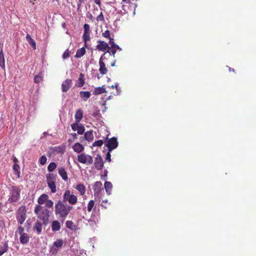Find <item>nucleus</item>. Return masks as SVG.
Masks as SVG:
<instances>
[{"label": "nucleus", "instance_id": "338daca9", "mask_svg": "<svg viewBox=\"0 0 256 256\" xmlns=\"http://www.w3.org/2000/svg\"><path fill=\"white\" fill-rule=\"evenodd\" d=\"M122 1L124 2H125L126 3H128V0H122Z\"/></svg>", "mask_w": 256, "mask_h": 256}, {"label": "nucleus", "instance_id": "a19ab883", "mask_svg": "<svg viewBox=\"0 0 256 256\" xmlns=\"http://www.w3.org/2000/svg\"><path fill=\"white\" fill-rule=\"evenodd\" d=\"M45 206L48 208H52L54 205V202L52 200H48L46 202H45Z\"/></svg>", "mask_w": 256, "mask_h": 256}, {"label": "nucleus", "instance_id": "bb28decb", "mask_svg": "<svg viewBox=\"0 0 256 256\" xmlns=\"http://www.w3.org/2000/svg\"><path fill=\"white\" fill-rule=\"evenodd\" d=\"M83 112L81 110H78L75 114V119L76 122H79L82 118Z\"/></svg>", "mask_w": 256, "mask_h": 256}, {"label": "nucleus", "instance_id": "3c124183", "mask_svg": "<svg viewBox=\"0 0 256 256\" xmlns=\"http://www.w3.org/2000/svg\"><path fill=\"white\" fill-rule=\"evenodd\" d=\"M13 169L14 170V171L18 172V173L20 172H19L20 166L16 164H14Z\"/></svg>", "mask_w": 256, "mask_h": 256}, {"label": "nucleus", "instance_id": "ea45409f", "mask_svg": "<svg viewBox=\"0 0 256 256\" xmlns=\"http://www.w3.org/2000/svg\"><path fill=\"white\" fill-rule=\"evenodd\" d=\"M103 144H104V142L102 140H96V142H94L93 143L92 146L100 147V146H101Z\"/></svg>", "mask_w": 256, "mask_h": 256}, {"label": "nucleus", "instance_id": "774afa93", "mask_svg": "<svg viewBox=\"0 0 256 256\" xmlns=\"http://www.w3.org/2000/svg\"><path fill=\"white\" fill-rule=\"evenodd\" d=\"M115 88V85H114V86L112 85V86H110V88H112V89H113V88Z\"/></svg>", "mask_w": 256, "mask_h": 256}, {"label": "nucleus", "instance_id": "1a4fd4ad", "mask_svg": "<svg viewBox=\"0 0 256 256\" xmlns=\"http://www.w3.org/2000/svg\"><path fill=\"white\" fill-rule=\"evenodd\" d=\"M94 165L96 168L98 170L102 169L104 167V162L100 154H98L96 156L95 158Z\"/></svg>", "mask_w": 256, "mask_h": 256}, {"label": "nucleus", "instance_id": "c9c22d12", "mask_svg": "<svg viewBox=\"0 0 256 256\" xmlns=\"http://www.w3.org/2000/svg\"><path fill=\"white\" fill-rule=\"evenodd\" d=\"M66 226L72 230H74V222L71 220H67L66 222Z\"/></svg>", "mask_w": 256, "mask_h": 256}, {"label": "nucleus", "instance_id": "4be33fe9", "mask_svg": "<svg viewBox=\"0 0 256 256\" xmlns=\"http://www.w3.org/2000/svg\"><path fill=\"white\" fill-rule=\"evenodd\" d=\"M106 90L104 88V86H103L102 87H96L94 88V90L93 92V94L94 95H98L106 93Z\"/></svg>", "mask_w": 256, "mask_h": 256}, {"label": "nucleus", "instance_id": "f257e3e1", "mask_svg": "<svg viewBox=\"0 0 256 256\" xmlns=\"http://www.w3.org/2000/svg\"><path fill=\"white\" fill-rule=\"evenodd\" d=\"M55 214L64 220L70 212L72 209V206L64 204V202L59 200L55 204Z\"/></svg>", "mask_w": 256, "mask_h": 256}, {"label": "nucleus", "instance_id": "b1692460", "mask_svg": "<svg viewBox=\"0 0 256 256\" xmlns=\"http://www.w3.org/2000/svg\"><path fill=\"white\" fill-rule=\"evenodd\" d=\"M72 148L75 152L77 153H80L83 151L84 147L82 144L78 142L74 145Z\"/></svg>", "mask_w": 256, "mask_h": 256}, {"label": "nucleus", "instance_id": "72a5a7b5", "mask_svg": "<svg viewBox=\"0 0 256 256\" xmlns=\"http://www.w3.org/2000/svg\"><path fill=\"white\" fill-rule=\"evenodd\" d=\"M56 168V164L54 162H51L48 166L49 172H53Z\"/></svg>", "mask_w": 256, "mask_h": 256}, {"label": "nucleus", "instance_id": "c756f323", "mask_svg": "<svg viewBox=\"0 0 256 256\" xmlns=\"http://www.w3.org/2000/svg\"><path fill=\"white\" fill-rule=\"evenodd\" d=\"M84 138L86 140L90 142L94 139V135L92 130L86 132L84 134Z\"/></svg>", "mask_w": 256, "mask_h": 256}, {"label": "nucleus", "instance_id": "37998d69", "mask_svg": "<svg viewBox=\"0 0 256 256\" xmlns=\"http://www.w3.org/2000/svg\"><path fill=\"white\" fill-rule=\"evenodd\" d=\"M42 80V78L40 75H36L34 76V81L36 83H39Z\"/></svg>", "mask_w": 256, "mask_h": 256}, {"label": "nucleus", "instance_id": "393cba45", "mask_svg": "<svg viewBox=\"0 0 256 256\" xmlns=\"http://www.w3.org/2000/svg\"><path fill=\"white\" fill-rule=\"evenodd\" d=\"M48 196L46 194H42L38 198V205L44 204L45 203L46 200H48Z\"/></svg>", "mask_w": 256, "mask_h": 256}, {"label": "nucleus", "instance_id": "7ed1b4c3", "mask_svg": "<svg viewBox=\"0 0 256 256\" xmlns=\"http://www.w3.org/2000/svg\"><path fill=\"white\" fill-rule=\"evenodd\" d=\"M46 178L48 186L50 188L51 192L55 193L56 192V176L53 173H49L46 175Z\"/></svg>", "mask_w": 256, "mask_h": 256}, {"label": "nucleus", "instance_id": "13d9d810", "mask_svg": "<svg viewBox=\"0 0 256 256\" xmlns=\"http://www.w3.org/2000/svg\"><path fill=\"white\" fill-rule=\"evenodd\" d=\"M5 226V223L4 220H0V228H2Z\"/></svg>", "mask_w": 256, "mask_h": 256}, {"label": "nucleus", "instance_id": "58836bf2", "mask_svg": "<svg viewBox=\"0 0 256 256\" xmlns=\"http://www.w3.org/2000/svg\"><path fill=\"white\" fill-rule=\"evenodd\" d=\"M47 158L45 156H42L39 160V162L42 165H44L46 164Z\"/></svg>", "mask_w": 256, "mask_h": 256}, {"label": "nucleus", "instance_id": "0e129e2a", "mask_svg": "<svg viewBox=\"0 0 256 256\" xmlns=\"http://www.w3.org/2000/svg\"><path fill=\"white\" fill-rule=\"evenodd\" d=\"M115 66V62H112L111 64V66Z\"/></svg>", "mask_w": 256, "mask_h": 256}, {"label": "nucleus", "instance_id": "ddd939ff", "mask_svg": "<svg viewBox=\"0 0 256 256\" xmlns=\"http://www.w3.org/2000/svg\"><path fill=\"white\" fill-rule=\"evenodd\" d=\"M32 229L38 235L40 234L42 230V224L40 221L37 220L34 224Z\"/></svg>", "mask_w": 256, "mask_h": 256}, {"label": "nucleus", "instance_id": "a878e982", "mask_svg": "<svg viewBox=\"0 0 256 256\" xmlns=\"http://www.w3.org/2000/svg\"><path fill=\"white\" fill-rule=\"evenodd\" d=\"M26 40L29 44L34 48V50L36 49V44L34 40L31 38L30 36L27 34L26 36Z\"/></svg>", "mask_w": 256, "mask_h": 256}, {"label": "nucleus", "instance_id": "9b49d317", "mask_svg": "<svg viewBox=\"0 0 256 256\" xmlns=\"http://www.w3.org/2000/svg\"><path fill=\"white\" fill-rule=\"evenodd\" d=\"M72 128L74 131H77L78 134H82L84 133L85 129L82 124H78V122L73 124L71 125Z\"/></svg>", "mask_w": 256, "mask_h": 256}, {"label": "nucleus", "instance_id": "5701e85b", "mask_svg": "<svg viewBox=\"0 0 256 256\" xmlns=\"http://www.w3.org/2000/svg\"><path fill=\"white\" fill-rule=\"evenodd\" d=\"M80 95L84 101H86L90 98L91 94L88 91H80Z\"/></svg>", "mask_w": 256, "mask_h": 256}, {"label": "nucleus", "instance_id": "5fc2aeb1", "mask_svg": "<svg viewBox=\"0 0 256 256\" xmlns=\"http://www.w3.org/2000/svg\"><path fill=\"white\" fill-rule=\"evenodd\" d=\"M98 220V216H96L94 214H92L90 218L88 220Z\"/></svg>", "mask_w": 256, "mask_h": 256}, {"label": "nucleus", "instance_id": "39448f33", "mask_svg": "<svg viewBox=\"0 0 256 256\" xmlns=\"http://www.w3.org/2000/svg\"><path fill=\"white\" fill-rule=\"evenodd\" d=\"M78 160L82 164H86L87 165L91 164L93 162L92 156L85 153H82L78 155Z\"/></svg>", "mask_w": 256, "mask_h": 256}, {"label": "nucleus", "instance_id": "6e6d98bb", "mask_svg": "<svg viewBox=\"0 0 256 256\" xmlns=\"http://www.w3.org/2000/svg\"><path fill=\"white\" fill-rule=\"evenodd\" d=\"M115 88H116V90H117V92H118V94L120 93V88L118 86V83H116L115 84Z\"/></svg>", "mask_w": 256, "mask_h": 256}, {"label": "nucleus", "instance_id": "de8ad7c7", "mask_svg": "<svg viewBox=\"0 0 256 256\" xmlns=\"http://www.w3.org/2000/svg\"><path fill=\"white\" fill-rule=\"evenodd\" d=\"M116 50L114 49H108L106 50V52H108L110 54L114 56V55L116 53Z\"/></svg>", "mask_w": 256, "mask_h": 256}, {"label": "nucleus", "instance_id": "2eb2a0df", "mask_svg": "<svg viewBox=\"0 0 256 256\" xmlns=\"http://www.w3.org/2000/svg\"><path fill=\"white\" fill-rule=\"evenodd\" d=\"M102 56H101V58H100V60H99V65H100L99 71L102 75H104L107 73L108 69L106 66L105 64L102 60Z\"/></svg>", "mask_w": 256, "mask_h": 256}, {"label": "nucleus", "instance_id": "680f3d73", "mask_svg": "<svg viewBox=\"0 0 256 256\" xmlns=\"http://www.w3.org/2000/svg\"><path fill=\"white\" fill-rule=\"evenodd\" d=\"M99 114V111H96L93 113L92 116H96Z\"/></svg>", "mask_w": 256, "mask_h": 256}, {"label": "nucleus", "instance_id": "6ab92c4d", "mask_svg": "<svg viewBox=\"0 0 256 256\" xmlns=\"http://www.w3.org/2000/svg\"><path fill=\"white\" fill-rule=\"evenodd\" d=\"M8 244L6 242H2L0 244V256L6 252L8 250Z\"/></svg>", "mask_w": 256, "mask_h": 256}, {"label": "nucleus", "instance_id": "20e7f679", "mask_svg": "<svg viewBox=\"0 0 256 256\" xmlns=\"http://www.w3.org/2000/svg\"><path fill=\"white\" fill-rule=\"evenodd\" d=\"M26 207L24 206H22L18 208L16 213V220L20 225L24 223L26 218Z\"/></svg>", "mask_w": 256, "mask_h": 256}, {"label": "nucleus", "instance_id": "473e14b6", "mask_svg": "<svg viewBox=\"0 0 256 256\" xmlns=\"http://www.w3.org/2000/svg\"><path fill=\"white\" fill-rule=\"evenodd\" d=\"M72 194H70V192L69 190H66L63 196L62 202H68L70 196Z\"/></svg>", "mask_w": 256, "mask_h": 256}, {"label": "nucleus", "instance_id": "4d7b16f0", "mask_svg": "<svg viewBox=\"0 0 256 256\" xmlns=\"http://www.w3.org/2000/svg\"><path fill=\"white\" fill-rule=\"evenodd\" d=\"M115 49L116 50H119L121 51L122 49L116 44L114 46V47L112 49Z\"/></svg>", "mask_w": 256, "mask_h": 256}, {"label": "nucleus", "instance_id": "423d86ee", "mask_svg": "<svg viewBox=\"0 0 256 256\" xmlns=\"http://www.w3.org/2000/svg\"><path fill=\"white\" fill-rule=\"evenodd\" d=\"M20 191L18 187L12 186L10 193V196L9 198V200H10L11 202L18 201L20 197Z\"/></svg>", "mask_w": 256, "mask_h": 256}, {"label": "nucleus", "instance_id": "f03ea898", "mask_svg": "<svg viewBox=\"0 0 256 256\" xmlns=\"http://www.w3.org/2000/svg\"><path fill=\"white\" fill-rule=\"evenodd\" d=\"M34 212L37 215L38 218L42 220L43 224L46 226L47 225L50 216V211L44 206L36 205Z\"/></svg>", "mask_w": 256, "mask_h": 256}, {"label": "nucleus", "instance_id": "cd10ccee", "mask_svg": "<svg viewBox=\"0 0 256 256\" xmlns=\"http://www.w3.org/2000/svg\"><path fill=\"white\" fill-rule=\"evenodd\" d=\"M86 53V50L84 47L77 50L75 57L80 58L82 56Z\"/></svg>", "mask_w": 256, "mask_h": 256}, {"label": "nucleus", "instance_id": "0eeeda50", "mask_svg": "<svg viewBox=\"0 0 256 256\" xmlns=\"http://www.w3.org/2000/svg\"><path fill=\"white\" fill-rule=\"evenodd\" d=\"M106 146L108 148L109 152L116 148L118 146V142L116 138L113 137L108 139Z\"/></svg>", "mask_w": 256, "mask_h": 256}, {"label": "nucleus", "instance_id": "bf43d9fd", "mask_svg": "<svg viewBox=\"0 0 256 256\" xmlns=\"http://www.w3.org/2000/svg\"><path fill=\"white\" fill-rule=\"evenodd\" d=\"M87 16L90 20H92L94 18H93V16L92 15L90 14V13H88V14H87Z\"/></svg>", "mask_w": 256, "mask_h": 256}, {"label": "nucleus", "instance_id": "aec40b11", "mask_svg": "<svg viewBox=\"0 0 256 256\" xmlns=\"http://www.w3.org/2000/svg\"><path fill=\"white\" fill-rule=\"evenodd\" d=\"M52 230L53 232H56L60 229L61 226L60 222L57 220H54L52 222Z\"/></svg>", "mask_w": 256, "mask_h": 256}, {"label": "nucleus", "instance_id": "603ef678", "mask_svg": "<svg viewBox=\"0 0 256 256\" xmlns=\"http://www.w3.org/2000/svg\"><path fill=\"white\" fill-rule=\"evenodd\" d=\"M110 152L108 151V152L106 154V160H108V162H110L111 161V158H110Z\"/></svg>", "mask_w": 256, "mask_h": 256}, {"label": "nucleus", "instance_id": "a211bd4d", "mask_svg": "<svg viewBox=\"0 0 256 256\" xmlns=\"http://www.w3.org/2000/svg\"><path fill=\"white\" fill-rule=\"evenodd\" d=\"M84 76L83 74L80 73L78 80H76V86L78 88L82 87L84 84Z\"/></svg>", "mask_w": 256, "mask_h": 256}, {"label": "nucleus", "instance_id": "9d476101", "mask_svg": "<svg viewBox=\"0 0 256 256\" xmlns=\"http://www.w3.org/2000/svg\"><path fill=\"white\" fill-rule=\"evenodd\" d=\"M102 186V183L99 181L96 182L93 185V190L95 196L98 197L100 196V192L103 190Z\"/></svg>", "mask_w": 256, "mask_h": 256}, {"label": "nucleus", "instance_id": "dca6fc26", "mask_svg": "<svg viewBox=\"0 0 256 256\" xmlns=\"http://www.w3.org/2000/svg\"><path fill=\"white\" fill-rule=\"evenodd\" d=\"M58 173L62 177V179L64 181H66L68 180L65 168L63 167H60L58 168Z\"/></svg>", "mask_w": 256, "mask_h": 256}, {"label": "nucleus", "instance_id": "f8f14e48", "mask_svg": "<svg viewBox=\"0 0 256 256\" xmlns=\"http://www.w3.org/2000/svg\"><path fill=\"white\" fill-rule=\"evenodd\" d=\"M72 82L70 79H66L62 84V92H66L72 86Z\"/></svg>", "mask_w": 256, "mask_h": 256}, {"label": "nucleus", "instance_id": "412c9836", "mask_svg": "<svg viewBox=\"0 0 256 256\" xmlns=\"http://www.w3.org/2000/svg\"><path fill=\"white\" fill-rule=\"evenodd\" d=\"M104 186L106 194L108 195L111 194L112 188V182L108 181H106L104 184Z\"/></svg>", "mask_w": 256, "mask_h": 256}, {"label": "nucleus", "instance_id": "4c0bfd02", "mask_svg": "<svg viewBox=\"0 0 256 256\" xmlns=\"http://www.w3.org/2000/svg\"><path fill=\"white\" fill-rule=\"evenodd\" d=\"M94 202L93 200H90L88 204V210L90 212L92 211L94 206Z\"/></svg>", "mask_w": 256, "mask_h": 256}, {"label": "nucleus", "instance_id": "052dcab7", "mask_svg": "<svg viewBox=\"0 0 256 256\" xmlns=\"http://www.w3.org/2000/svg\"><path fill=\"white\" fill-rule=\"evenodd\" d=\"M94 2L96 4H98V6H100V0H94Z\"/></svg>", "mask_w": 256, "mask_h": 256}, {"label": "nucleus", "instance_id": "f704fd0d", "mask_svg": "<svg viewBox=\"0 0 256 256\" xmlns=\"http://www.w3.org/2000/svg\"><path fill=\"white\" fill-rule=\"evenodd\" d=\"M82 38L84 42V45L86 46V42L90 39V34L84 33L82 35Z\"/></svg>", "mask_w": 256, "mask_h": 256}, {"label": "nucleus", "instance_id": "2f4dec72", "mask_svg": "<svg viewBox=\"0 0 256 256\" xmlns=\"http://www.w3.org/2000/svg\"><path fill=\"white\" fill-rule=\"evenodd\" d=\"M77 197L75 195L72 194V195L70 196L68 202L70 204L74 205L77 202Z\"/></svg>", "mask_w": 256, "mask_h": 256}, {"label": "nucleus", "instance_id": "e433bc0d", "mask_svg": "<svg viewBox=\"0 0 256 256\" xmlns=\"http://www.w3.org/2000/svg\"><path fill=\"white\" fill-rule=\"evenodd\" d=\"M24 233L25 232H24V228L21 226H18L17 230L15 232L16 236L18 234L20 235Z\"/></svg>", "mask_w": 256, "mask_h": 256}, {"label": "nucleus", "instance_id": "69168bd1", "mask_svg": "<svg viewBox=\"0 0 256 256\" xmlns=\"http://www.w3.org/2000/svg\"><path fill=\"white\" fill-rule=\"evenodd\" d=\"M229 70L230 71H234V70L233 68H229Z\"/></svg>", "mask_w": 256, "mask_h": 256}, {"label": "nucleus", "instance_id": "864d4df0", "mask_svg": "<svg viewBox=\"0 0 256 256\" xmlns=\"http://www.w3.org/2000/svg\"><path fill=\"white\" fill-rule=\"evenodd\" d=\"M108 173V170H105L104 172V174L102 176L104 180H106L107 178Z\"/></svg>", "mask_w": 256, "mask_h": 256}, {"label": "nucleus", "instance_id": "09e8293b", "mask_svg": "<svg viewBox=\"0 0 256 256\" xmlns=\"http://www.w3.org/2000/svg\"><path fill=\"white\" fill-rule=\"evenodd\" d=\"M88 222L92 226H94L95 225H96L97 222H98V220H88Z\"/></svg>", "mask_w": 256, "mask_h": 256}, {"label": "nucleus", "instance_id": "7c9ffc66", "mask_svg": "<svg viewBox=\"0 0 256 256\" xmlns=\"http://www.w3.org/2000/svg\"><path fill=\"white\" fill-rule=\"evenodd\" d=\"M0 66L2 70H5L4 57L2 50L0 52Z\"/></svg>", "mask_w": 256, "mask_h": 256}, {"label": "nucleus", "instance_id": "79ce46f5", "mask_svg": "<svg viewBox=\"0 0 256 256\" xmlns=\"http://www.w3.org/2000/svg\"><path fill=\"white\" fill-rule=\"evenodd\" d=\"M84 33L90 34V28L88 24H85L84 26Z\"/></svg>", "mask_w": 256, "mask_h": 256}, {"label": "nucleus", "instance_id": "49530a36", "mask_svg": "<svg viewBox=\"0 0 256 256\" xmlns=\"http://www.w3.org/2000/svg\"><path fill=\"white\" fill-rule=\"evenodd\" d=\"M102 36L106 38H110V32L108 30H106L104 33L102 34Z\"/></svg>", "mask_w": 256, "mask_h": 256}, {"label": "nucleus", "instance_id": "e2e57ef3", "mask_svg": "<svg viewBox=\"0 0 256 256\" xmlns=\"http://www.w3.org/2000/svg\"><path fill=\"white\" fill-rule=\"evenodd\" d=\"M72 136H73L74 138H77V135L76 133L72 134Z\"/></svg>", "mask_w": 256, "mask_h": 256}, {"label": "nucleus", "instance_id": "8fccbe9b", "mask_svg": "<svg viewBox=\"0 0 256 256\" xmlns=\"http://www.w3.org/2000/svg\"><path fill=\"white\" fill-rule=\"evenodd\" d=\"M109 39H110L109 43L110 45V49H112L114 47V46L116 44L114 43V38H110Z\"/></svg>", "mask_w": 256, "mask_h": 256}, {"label": "nucleus", "instance_id": "c03bdc74", "mask_svg": "<svg viewBox=\"0 0 256 256\" xmlns=\"http://www.w3.org/2000/svg\"><path fill=\"white\" fill-rule=\"evenodd\" d=\"M70 56V51L68 50H66L62 54V58L64 59H66L68 58Z\"/></svg>", "mask_w": 256, "mask_h": 256}, {"label": "nucleus", "instance_id": "f3484780", "mask_svg": "<svg viewBox=\"0 0 256 256\" xmlns=\"http://www.w3.org/2000/svg\"><path fill=\"white\" fill-rule=\"evenodd\" d=\"M30 240V236L26 233L20 235V242L21 244H24L28 242Z\"/></svg>", "mask_w": 256, "mask_h": 256}, {"label": "nucleus", "instance_id": "c85d7f7f", "mask_svg": "<svg viewBox=\"0 0 256 256\" xmlns=\"http://www.w3.org/2000/svg\"><path fill=\"white\" fill-rule=\"evenodd\" d=\"M76 188L80 192V195H84L86 192V188L84 184H78Z\"/></svg>", "mask_w": 256, "mask_h": 256}, {"label": "nucleus", "instance_id": "a18cd8bd", "mask_svg": "<svg viewBox=\"0 0 256 256\" xmlns=\"http://www.w3.org/2000/svg\"><path fill=\"white\" fill-rule=\"evenodd\" d=\"M104 20L103 14L102 12L97 16L96 20L98 21H104Z\"/></svg>", "mask_w": 256, "mask_h": 256}, {"label": "nucleus", "instance_id": "6e6552de", "mask_svg": "<svg viewBox=\"0 0 256 256\" xmlns=\"http://www.w3.org/2000/svg\"><path fill=\"white\" fill-rule=\"evenodd\" d=\"M64 244V242L62 239L56 240L54 242L53 246L51 248L50 252L52 254H56L58 250Z\"/></svg>", "mask_w": 256, "mask_h": 256}, {"label": "nucleus", "instance_id": "4468645a", "mask_svg": "<svg viewBox=\"0 0 256 256\" xmlns=\"http://www.w3.org/2000/svg\"><path fill=\"white\" fill-rule=\"evenodd\" d=\"M98 42L99 44L96 46V48L99 50L104 52L108 49H110V46L106 42L102 40H99Z\"/></svg>", "mask_w": 256, "mask_h": 256}]
</instances>
